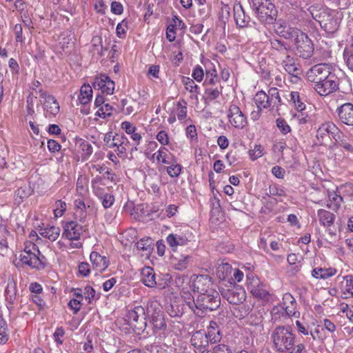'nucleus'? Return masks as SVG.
I'll list each match as a JSON object with an SVG mask.
<instances>
[{
	"label": "nucleus",
	"instance_id": "16",
	"mask_svg": "<svg viewBox=\"0 0 353 353\" xmlns=\"http://www.w3.org/2000/svg\"><path fill=\"white\" fill-rule=\"evenodd\" d=\"M280 305L288 316H299L300 313L297 311L296 300L290 293L287 292L283 294L282 303Z\"/></svg>",
	"mask_w": 353,
	"mask_h": 353
},
{
	"label": "nucleus",
	"instance_id": "3",
	"mask_svg": "<svg viewBox=\"0 0 353 353\" xmlns=\"http://www.w3.org/2000/svg\"><path fill=\"white\" fill-rule=\"evenodd\" d=\"M233 12L236 26L239 28L245 29V33L247 34L248 39L256 38L259 34V29L256 27V23L247 14L242 6L241 4L234 6Z\"/></svg>",
	"mask_w": 353,
	"mask_h": 353
},
{
	"label": "nucleus",
	"instance_id": "43",
	"mask_svg": "<svg viewBox=\"0 0 353 353\" xmlns=\"http://www.w3.org/2000/svg\"><path fill=\"white\" fill-rule=\"evenodd\" d=\"M182 83L188 91L196 96L199 94V87L194 83L193 79L188 77H183Z\"/></svg>",
	"mask_w": 353,
	"mask_h": 353
},
{
	"label": "nucleus",
	"instance_id": "7",
	"mask_svg": "<svg viewBox=\"0 0 353 353\" xmlns=\"http://www.w3.org/2000/svg\"><path fill=\"white\" fill-rule=\"evenodd\" d=\"M128 321L129 325L138 331L143 330L146 327V318L145 309L141 305L134 307L133 310L128 311Z\"/></svg>",
	"mask_w": 353,
	"mask_h": 353
},
{
	"label": "nucleus",
	"instance_id": "40",
	"mask_svg": "<svg viewBox=\"0 0 353 353\" xmlns=\"http://www.w3.org/2000/svg\"><path fill=\"white\" fill-rule=\"evenodd\" d=\"M5 296L6 301L9 303L12 304L14 303L17 296V289L14 282H8L5 290Z\"/></svg>",
	"mask_w": 353,
	"mask_h": 353
},
{
	"label": "nucleus",
	"instance_id": "15",
	"mask_svg": "<svg viewBox=\"0 0 353 353\" xmlns=\"http://www.w3.org/2000/svg\"><path fill=\"white\" fill-rule=\"evenodd\" d=\"M82 232L83 227L77 221H71L65 223L62 235L69 240H78Z\"/></svg>",
	"mask_w": 353,
	"mask_h": 353
},
{
	"label": "nucleus",
	"instance_id": "21",
	"mask_svg": "<svg viewBox=\"0 0 353 353\" xmlns=\"http://www.w3.org/2000/svg\"><path fill=\"white\" fill-rule=\"evenodd\" d=\"M93 268L99 272L105 270L109 265V260L105 256L100 255L97 252H92L90 256Z\"/></svg>",
	"mask_w": 353,
	"mask_h": 353
},
{
	"label": "nucleus",
	"instance_id": "6",
	"mask_svg": "<svg viewBox=\"0 0 353 353\" xmlns=\"http://www.w3.org/2000/svg\"><path fill=\"white\" fill-rule=\"evenodd\" d=\"M296 54L304 59L310 58L314 52V46L311 39L303 32L294 42Z\"/></svg>",
	"mask_w": 353,
	"mask_h": 353
},
{
	"label": "nucleus",
	"instance_id": "48",
	"mask_svg": "<svg viewBox=\"0 0 353 353\" xmlns=\"http://www.w3.org/2000/svg\"><path fill=\"white\" fill-rule=\"evenodd\" d=\"M190 259V256H181V258L176 259L174 258V260L176 261L174 263L175 268L179 270H183L188 268L189 260Z\"/></svg>",
	"mask_w": 353,
	"mask_h": 353
},
{
	"label": "nucleus",
	"instance_id": "19",
	"mask_svg": "<svg viewBox=\"0 0 353 353\" xmlns=\"http://www.w3.org/2000/svg\"><path fill=\"white\" fill-rule=\"evenodd\" d=\"M186 28L185 23L179 19V17L174 15L172 17V22L170 23L166 30V38L169 41H174L176 39V30H184Z\"/></svg>",
	"mask_w": 353,
	"mask_h": 353
},
{
	"label": "nucleus",
	"instance_id": "38",
	"mask_svg": "<svg viewBox=\"0 0 353 353\" xmlns=\"http://www.w3.org/2000/svg\"><path fill=\"white\" fill-rule=\"evenodd\" d=\"M254 100L258 109L262 110V108H269V98L265 92H258Z\"/></svg>",
	"mask_w": 353,
	"mask_h": 353
},
{
	"label": "nucleus",
	"instance_id": "8",
	"mask_svg": "<svg viewBox=\"0 0 353 353\" xmlns=\"http://www.w3.org/2000/svg\"><path fill=\"white\" fill-rule=\"evenodd\" d=\"M339 79L334 73H331L329 77L314 85V89L321 96H327L339 90Z\"/></svg>",
	"mask_w": 353,
	"mask_h": 353
},
{
	"label": "nucleus",
	"instance_id": "64",
	"mask_svg": "<svg viewBox=\"0 0 353 353\" xmlns=\"http://www.w3.org/2000/svg\"><path fill=\"white\" fill-rule=\"evenodd\" d=\"M213 353H232V351L227 345L219 344L214 347Z\"/></svg>",
	"mask_w": 353,
	"mask_h": 353
},
{
	"label": "nucleus",
	"instance_id": "63",
	"mask_svg": "<svg viewBox=\"0 0 353 353\" xmlns=\"http://www.w3.org/2000/svg\"><path fill=\"white\" fill-rule=\"evenodd\" d=\"M344 57L347 66L353 72V52H345Z\"/></svg>",
	"mask_w": 353,
	"mask_h": 353
},
{
	"label": "nucleus",
	"instance_id": "49",
	"mask_svg": "<svg viewBox=\"0 0 353 353\" xmlns=\"http://www.w3.org/2000/svg\"><path fill=\"white\" fill-rule=\"evenodd\" d=\"M285 311L283 310L281 305L274 306L271 311L272 319L274 320L289 317L288 315L285 314Z\"/></svg>",
	"mask_w": 353,
	"mask_h": 353
},
{
	"label": "nucleus",
	"instance_id": "61",
	"mask_svg": "<svg viewBox=\"0 0 353 353\" xmlns=\"http://www.w3.org/2000/svg\"><path fill=\"white\" fill-rule=\"evenodd\" d=\"M184 105H182L181 102H179L177 104L178 106V113L177 117L179 120L184 119L187 116V108H186V102L183 101Z\"/></svg>",
	"mask_w": 353,
	"mask_h": 353
},
{
	"label": "nucleus",
	"instance_id": "36",
	"mask_svg": "<svg viewBox=\"0 0 353 353\" xmlns=\"http://www.w3.org/2000/svg\"><path fill=\"white\" fill-rule=\"evenodd\" d=\"M32 190L28 185L22 186L18 188L14 194V201L17 205H20L24 199L31 195Z\"/></svg>",
	"mask_w": 353,
	"mask_h": 353
},
{
	"label": "nucleus",
	"instance_id": "42",
	"mask_svg": "<svg viewBox=\"0 0 353 353\" xmlns=\"http://www.w3.org/2000/svg\"><path fill=\"white\" fill-rule=\"evenodd\" d=\"M269 108H271L273 114L280 116L287 110V105L282 102L281 98L275 103H269Z\"/></svg>",
	"mask_w": 353,
	"mask_h": 353
},
{
	"label": "nucleus",
	"instance_id": "29",
	"mask_svg": "<svg viewBox=\"0 0 353 353\" xmlns=\"http://www.w3.org/2000/svg\"><path fill=\"white\" fill-rule=\"evenodd\" d=\"M20 260L23 264L28 265L31 268H39L40 265L43 267L42 259L37 254H21Z\"/></svg>",
	"mask_w": 353,
	"mask_h": 353
},
{
	"label": "nucleus",
	"instance_id": "39",
	"mask_svg": "<svg viewBox=\"0 0 353 353\" xmlns=\"http://www.w3.org/2000/svg\"><path fill=\"white\" fill-rule=\"evenodd\" d=\"M151 322L154 330H164L166 328V323L163 315L161 312H155V314H152Z\"/></svg>",
	"mask_w": 353,
	"mask_h": 353
},
{
	"label": "nucleus",
	"instance_id": "4",
	"mask_svg": "<svg viewBox=\"0 0 353 353\" xmlns=\"http://www.w3.org/2000/svg\"><path fill=\"white\" fill-rule=\"evenodd\" d=\"M194 314L202 316L204 312L216 310L221 304V298L215 290H208V293L199 294L196 299Z\"/></svg>",
	"mask_w": 353,
	"mask_h": 353
},
{
	"label": "nucleus",
	"instance_id": "53",
	"mask_svg": "<svg viewBox=\"0 0 353 353\" xmlns=\"http://www.w3.org/2000/svg\"><path fill=\"white\" fill-rule=\"evenodd\" d=\"M56 208L54 210V214L56 217L61 216L66 210V203L64 201L59 200L56 202Z\"/></svg>",
	"mask_w": 353,
	"mask_h": 353
},
{
	"label": "nucleus",
	"instance_id": "32",
	"mask_svg": "<svg viewBox=\"0 0 353 353\" xmlns=\"http://www.w3.org/2000/svg\"><path fill=\"white\" fill-rule=\"evenodd\" d=\"M60 228L55 226L46 227L41 228L39 234L44 238L48 239L51 241H54L60 234Z\"/></svg>",
	"mask_w": 353,
	"mask_h": 353
},
{
	"label": "nucleus",
	"instance_id": "50",
	"mask_svg": "<svg viewBox=\"0 0 353 353\" xmlns=\"http://www.w3.org/2000/svg\"><path fill=\"white\" fill-rule=\"evenodd\" d=\"M276 122L277 128L283 134H286L291 131L290 125L285 119L279 118L276 119Z\"/></svg>",
	"mask_w": 353,
	"mask_h": 353
},
{
	"label": "nucleus",
	"instance_id": "37",
	"mask_svg": "<svg viewBox=\"0 0 353 353\" xmlns=\"http://www.w3.org/2000/svg\"><path fill=\"white\" fill-rule=\"evenodd\" d=\"M92 97V88L90 85L81 86L80 94L79 95V101L81 104H87Z\"/></svg>",
	"mask_w": 353,
	"mask_h": 353
},
{
	"label": "nucleus",
	"instance_id": "30",
	"mask_svg": "<svg viewBox=\"0 0 353 353\" xmlns=\"http://www.w3.org/2000/svg\"><path fill=\"white\" fill-rule=\"evenodd\" d=\"M206 336L209 343H215L220 341L221 336L216 322L211 321L210 323V325L208 327V332H206Z\"/></svg>",
	"mask_w": 353,
	"mask_h": 353
},
{
	"label": "nucleus",
	"instance_id": "35",
	"mask_svg": "<svg viewBox=\"0 0 353 353\" xmlns=\"http://www.w3.org/2000/svg\"><path fill=\"white\" fill-rule=\"evenodd\" d=\"M137 250L142 251V255L149 256L153 250L152 240L150 238L141 239L137 243Z\"/></svg>",
	"mask_w": 353,
	"mask_h": 353
},
{
	"label": "nucleus",
	"instance_id": "17",
	"mask_svg": "<svg viewBox=\"0 0 353 353\" xmlns=\"http://www.w3.org/2000/svg\"><path fill=\"white\" fill-rule=\"evenodd\" d=\"M276 32L280 37L285 39H297L299 35L303 33L297 28L288 26L285 22H278Z\"/></svg>",
	"mask_w": 353,
	"mask_h": 353
},
{
	"label": "nucleus",
	"instance_id": "25",
	"mask_svg": "<svg viewBox=\"0 0 353 353\" xmlns=\"http://www.w3.org/2000/svg\"><path fill=\"white\" fill-rule=\"evenodd\" d=\"M168 245L173 252L176 250L178 246H183L188 244V239L184 235L177 234H170L166 238Z\"/></svg>",
	"mask_w": 353,
	"mask_h": 353
},
{
	"label": "nucleus",
	"instance_id": "27",
	"mask_svg": "<svg viewBox=\"0 0 353 353\" xmlns=\"http://www.w3.org/2000/svg\"><path fill=\"white\" fill-rule=\"evenodd\" d=\"M327 196L328 202L327 203V208L337 212L343 201V197L334 190H327Z\"/></svg>",
	"mask_w": 353,
	"mask_h": 353
},
{
	"label": "nucleus",
	"instance_id": "33",
	"mask_svg": "<svg viewBox=\"0 0 353 353\" xmlns=\"http://www.w3.org/2000/svg\"><path fill=\"white\" fill-rule=\"evenodd\" d=\"M336 272V270L334 268H316L312 271V275L317 279H326L334 275Z\"/></svg>",
	"mask_w": 353,
	"mask_h": 353
},
{
	"label": "nucleus",
	"instance_id": "58",
	"mask_svg": "<svg viewBox=\"0 0 353 353\" xmlns=\"http://www.w3.org/2000/svg\"><path fill=\"white\" fill-rule=\"evenodd\" d=\"M101 202L105 208H110L114 202V197L112 194H105L101 197Z\"/></svg>",
	"mask_w": 353,
	"mask_h": 353
},
{
	"label": "nucleus",
	"instance_id": "22",
	"mask_svg": "<svg viewBox=\"0 0 353 353\" xmlns=\"http://www.w3.org/2000/svg\"><path fill=\"white\" fill-rule=\"evenodd\" d=\"M248 288L254 296L263 300H268L270 293L264 286L259 283V280L254 281L249 284Z\"/></svg>",
	"mask_w": 353,
	"mask_h": 353
},
{
	"label": "nucleus",
	"instance_id": "12",
	"mask_svg": "<svg viewBox=\"0 0 353 353\" xmlns=\"http://www.w3.org/2000/svg\"><path fill=\"white\" fill-rule=\"evenodd\" d=\"M92 87L95 90H101L103 94H112L114 90V82L108 76L101 74L94 77Z\"/></svg>",
	"mask_w": 353,
	"mask_h": 353
},
{
	"label": "nucleus",
	"instance_id": "51",
	"mask_svg": "<svg viewBox=\"0 0 353 353\" xmlns=\"http://www.w3.org/2000/svg\"><path fill=\"white\" fill-rule=\"evenodd\" d=\"M204 71L202 67L199 65H196L192 70V77L194 80L198 82H201L204 77Z\"/></svg>",
	"mask_w": 353,
	"mask_h": 353
},
{
	"label": "nucleus",
	"instance_id": "2",
	"mask_svg": "<svg viewBox=\"0 0 353 353\" xmlns=\"http://www.w3.org/2000/svg\"><path fill=\"white\" fill-rule=\"evenodd\" d=\"M274 346L279 352H286L294 345L295 336L290 327L277 326L271 334Z\"/></svg>",
	"mask_w": 353,
	"mask_h": 353
},
{
	"label": "nucleus",
	"instance_id": "46",
	"mask_svg": "<svg viewBox=\"0 0 353 353\" xmlns=\"http://www.w3.org/2000/svg\"><path fill=\"white\" fill-rule=\"evenodd\" d=\"M218 81L216 70L213 68L205 72V85H214Z\"/></svg>",
	"mask_w": 353,
	"mask_h": 353
},
{
	"label": "nucleus",
	"instance_id": "60",
	"mask_svg": "<svg viewBox=\"0 0 353 353\" xmlns=\"http://www.w3.org/2000/svg\"><path fill=\"white\" fill-rule=\"evenodd\" d=\"M263 148L261 145H255L254 149L249 152L252 160L261 157L263 154Z\"/></svg>",
	"mask_w": 353,
	"mask_h": 353
},
{
	"label": "nucleus",
	"instance_id": "31",
	"mask_svg": "<svg viewBox=\"0 0 353 353\" xmlns=\"http://www.w3.org/2000/svg\"><path fill=\"white\" fill-rule=\"evenodd\" d=\"M343 281L341 283V289L343 292V298L353 297V279L352 276L343 277Z\"/></svg>",
	"mask_w": 353,
	"mask_h": 353
},
{
	"label": "nucleus",
	"instance_id": "10",
	"mask_svg": "<svg viewBox=\"0 0 353 353\" xmlns=\"http://www.w3.org/2000/svg\"><path fill=\"white\" fill-rule=\"evenodd\" d=\"M190 343L195 353H205L208 351L209 341L206 332L203 330L194 332L191 336Z\"/></svg>",
	"mask_w": 353,
	"mask_h": 353
},
{
	"label": "nucleus",
	"instance_id": "11",
	"mask_svg": "<svg viewBox=\"0 0 353 353\" xmlns=\"http://www.w3.org/2000/svg\"><path fill=\"white\" fill-rule=\"evenodd\" d=\"M228 117L232 125L236 128L243 129L248 123L247 118L241 109L236 105H230Z\"/></svg>",
	"mask_w": 353,
	"mask_h": 353
},
{
	"label": "nucleus",
	"instance_id": "5",
	"mask_svg": "<svg viewBox=\"0 0 353 353\" xmlns=\"http://www.w3.org/2000/svg\"><path fill=\"white\" fill-rule=\"evenodd\" d=\"M252 8L259 19L268 24L276 20L277 10L270 0H252Z\"/></svg>",
	"mask_w": 353,
	"mask_h": 353
},
{
	"label": "nucleus",
	"instance_id": "18",
	"mask_svg": "<svg viewBox=\"0 0 353 353\" xmlns=\"http://www.w3.org/2000/svg\"><path fill=\"white\" fill-rule=\"evenodd\" d=\"M192 288L194 292H197L199 294L208 293V290H214L211 279L203 275H201L196 279L193 282Z\"/></svg>",
	"mask_w": 353,
	"mask_h": 353
},
{
	"label": "nucleus",
	"instance_id": "44",
	"mask_svg": "<svg viewBox=\"0 0 353 353\" xmlns=\"http://www.w3.org/2000/svg\"><path fill=\"white\" fill-rule=\"evenodd\" d=\"M182 298L183 299L185 304L194 313V310L196 309V300L193 295L189 291H182L181 294Z\"/></svg>",
	"mask_w": 353,
	"mask_h": 353
},
{
	"label": "nucleus",
	"instance_id": "57",
	"mask_svg": "<svg viewBox=\"0 0 353 353\" xmlns=\"http://www.w3.org/2000/svg\"><path fill=\"white\" fill-rule=\"evenodd\" d=\"M122 143L120 145L118 144L117 146L115 147L114 151L117 152V155L120 157H123L125 156L126 152V147L129 145L128 139H127V142L122 141Z\"/></svg>",
	"mask_w": 353,
	"mask_h": 353
},
{
	"label": "nucleus",
	"instance_id": "34",
	"mask_svg": "<svg viewBox=\"0 0 353 353\" xmlns=\"http://www.w3.org/2000/svg\"><path fill=\"white\" fill-rule=\"evenodd\" d=\"M232 272L231 265L223 261H219L216 264V275L219 279L224 280Z\"/></svg>",
	"mask_w": 353,
	"mask_h": 353
},
{
	"label": "nucleus",
	"instance_id": "45",
	"mask_svg": "<svg viewBox=\"0 0 353 353\" xmlns=\"http://www.w3.org/2000/svg\"><path fill=\"white\" fill-rule=\"evenodd\" d=\"M222 87L220 86L219 88H216L214 89L208 88L205 90V101H212L219 97V96L222 92Z\"/></svg>",
	"mask_w": 353,
	"mask_h": 353
},
{
	"label": "nucleus",
	"instance_id": "54",
	"mask_svg": "<svg viewBox=\"0 0 353 353\" xmlns=\"http://www.w3.org/2000/svg\"><path fill=\"white\" fill-rule=\"evenodd\" d=\"M268 196H284L285 195L283 190L279 188L276 185H271L269 187V191L267 192Z\"/></svg>",
	"mask_w": 353,
	"mask_h": 353
},
{
	"label": "nucleus",
	"instance_id": "14",
	"mask_svg": "<svg viewBox=\"0 0 353 353\" xmlns=\"http://www.w3.org/2000/svg\"><path fill=\"white\" fill-rule=\"evenodd\" d=\"M40 97L43 99L44 110L51 115H56L59 112V105L52 95L48 94L43 90H39Z\"/></svg>",
	"mask_w": 353,
	"mask_h": 353
},
{
	"label": "nucleus",
	"instance_id": "9",
	"mask_svg": "<svg viewBox=\"0 0 353 353\" xmlns=\"http://www.w3.org/2000/svg\"><path fill=\"white\" fill-rule=\"evenodd\" d=\"M332 73L330 65L319 63L312 66L306 72L307 79L314 85L323 82V79Z\"/></svg>",
	"mask_w": 353,
	"mask_h": 353
},
{
	"label": "nucleus",
	"instance_id": "24",
	"mask_svg": "<svg viewBox=\"0 0 353 353\" xmlns=\"http://www.w3.org/2000/svg\"><path fill=\"white\" fill-rule=\"evenodd\" d=\"M141 281L145 285L149 288H154L157 285L153 268L147 266L142 269Z\"/></svg>",
	"mask_w": 353,
	"mask_h": 353
},
{
	"label": "nucleus",
	"instance_id": "26",
	"mask_svg": "<svg viewBox=\"0 0 353 353\" xmlns=\"http://www.w3.org/2000/svg\"><path fill=\"white\" fill-rule=\"evenodd\" d=\"M121 140L127 142V138L124 135L113 134L112 132L106 133L103 138L105 145L109 148H115L118 144L122 143Z\"/></svg>",
	"mask_w": 353,
	"mask_h": 353
},
{
	"label": "nucleus",
	"instance_id": "59",
	"mask_svg": "<svg viewBox=\"0 0 353 353\" xmlns=\"http://www.w3.org/2000/svg\"><path fill=\"white\" fill-rule=\"evenodd\" d=\"M167 152L168 149L165 147H161L157 152V160L158 161H161L164 164H169L170 162L167 160Z\"/></svg>",
	"mask_w": 353,
	"mask_h": 353
},
{
	"label": "nucleus",
	"instance_id": "55",
	"mask_svg": "<svg viewBox=\"0 0 353 353\" xmlns=\"http://www.w3.org/2000/svg\"><path fill=\"white\" fill-rule=\"evenodd\" d=\"M181 171V165L179 164L171 165L167 168V172L171 177H177Z\"/></svg>",
	"mask_w": 353,
	"mask_h": 353
},
{
	"label": "nucleus",
	"instance_id": "56",
	"mask_svg": "<svg viewBox=\"0 0 353 353\" xmlns=\"http://www.w3.org/2000/svg\"><path fill=\"white\" fill-rule=\"evenodd\" d=\"M269 98V103H275V102L279 101V98L280 97L279 90L276 88H271L268 90V94H267Z\"/></svg>",
	"mask_w": 353,
	"mask_h": 353
},
{
	"label": "nucleus",
	"instance_id": "28",
	"mask_svg": "<svg viewBox=\"0 0 353 353\" xmlns=\"http://www.w3.org/2000/svg\"><path fill=\"white\" fill-rule=\"evenodd\" d=\"M317 215L320 221V223L325 227H330L333 225L335 215L323 209H320L317 212Z\"/></svg>",
	"mask_w": 353,
	"mask_h": 353
},
{
	"label": "nucleus",
	"instance_id": "13",
	"mask_svg": "<svg viewBox=\"0 0 353 353\" xmlns=\"http://www.w3.org/2000/svg\"><path fill=\"white\" fill-rule=\"evenodd\" d=\"M336 112L337 113L339 120L347 125H353V104L351 103H345L339 106Z\"/></svg>",
	"mask_w": 353,
	"mask_h": 353
},
{
	"label": "nucleus",
	"instance_id": "41",
	"mask_svg": "<svg viewBox=\"0 0 353 353\" xmlns=\"http://www.w3.org/2000/svg\"><path fill=\"white\" fill-rule=\"evenodd\" d=\"M79 148L82 152V160H87L92 153V146L87 141L81 139L79 140Z\"/></svg>",
	"mask_w": 353,
	"mask_h": 353
},
{
	"label": "nucleus",
	"instance_id": "1",
	"mask_svg": "<svg viewBox=\"0 0 353 353\" xmlns=\"http://www.w3.org/2000/svg\"><path fill=\"white\" fill-rule=\"evenodd\" d=\"M309 11L312 18L318 21L321 28L327 34H334L339 28L343 13L338 10L311 6Z\"/></svg>",
	"mask_w": 353,
	"mask_h": 353
},
{
	"label": "nucleus",
	"instance_id": "23",
	"mask_svg": "<svg viewBox=\"0 0 353 353\" xmlns=\"http://www.w3.org/2000/svg\"><path fill=\"white\" fill-rule=\"evenodd\" d=\"M282 65L289 74L294 77H298L301 74V68L295 63L294 58L290 55H288L287 59L282 60Z\"/></svg>",
	"mask_w": 353,
	"mask_h": 353
},
{
	"label": "nucleus",
	"instance_id": "47",
	"mask_svg": "<svg viewBox=\"0 0 353 353\" xmlns=\"http://www.w3.org/2000/svg\"><path fill=\"white\" fill-rule=\"evenodd\" d=\"M228 301L232 304H238L239 303H242L245 300V295L244 294H242L240 296L239 293H236L234 291H228Z\"/></svg>",
	"mask_w": 353,
	"mask_h": 353
},
{
	"label": "nucleus",
	"instance_id": "20",
	"mask_svg": "<svg viewBox=\"0 0 353 353\" xmlns=\"http://www.w3.org/2000/svg\"><path fill=\"white\" fill-rule=\"evenodd\" d=\"M270 42L272 49L284 59H287V56L290 55L291 47L287 43L276 37L270 39Z\"/></svg>",
	"mask_w": 353,
	"mask_h": 353
},
{
	"label": "nucleus",
	"instance_id": "52",
	"mask_svg": "<svg viewBox=\"0 0 353 353\" xmlns=\"http://www.w3.org/2000/svg\"><path fill=\"white\" fill-rule=\"evenodd\" d=\"M171 316H181L183 314V307H181L176 303L170 304V309H168Z\"/></svg>",
	"mask_w": 353,
	"mask_h": 353
},
{
	"label": "nucleus",
	"instance_id": "62",
	"mask_svg": "<svg viewBox=\"0 0 353 353\" xmlns=\"http://www.w3.org/2000/svg\"><path fill=\"white\" fill-rule=\"evenodd\" d=\"M68 306L73 310L74 314H77L81 307V301L80 299H72L68 303Z\"/></svg>",
	"mask_w": 353,
	"mask_h": 353
}]
</instances>
